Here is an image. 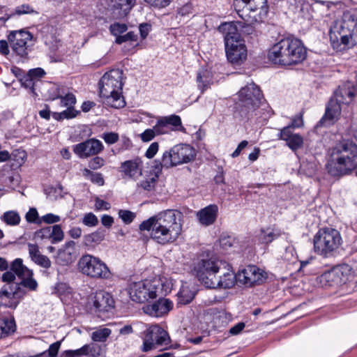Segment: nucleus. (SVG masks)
I'll use <instances>...</instances> for the list:
<instances>
[{"mask_svg": "<svg viewBox=\"0 0 357 357\" xmlns=\"http://www.w3.org/2000/svg\"><path fill=\"white\" fill-rule=\"evenodd\" d=\"M234 9L248 24L262 22L268 10L266 0H234Z\"/></svg>", "mask_w": 357, "mask_h": 357, "instance_id": "obj_12", "label": "nucleus"}, {"mask_svg": "<svg viewBox=\"0 0 357 357\" xmlns=\"http://www.w3.org/2000/svg\"><path fill=\"white\" fill-rule=\"evenodd\" d=\"M177 296L178 302L181 304L186 305L192 301L195 297V292L185 284L181 286Z\"/></svg>", "mask_w": 357, "mask_h": 357, "instance_id": "obj_33", "label": "nucleus"}, {"mask_svg": "<svg viewBox=\"0 0 357 357\" xmlns=\"http://www.w3.org/2000/svg\"><path fill=\"white\" fill-rule=\"evenodd\" d=\"M33 272L22 263V259H15L10 266V270L2 275V281L6 284L0 291V299H9L8 306L15 308L19 301L26 294L25 287L31 291L37 289L38 283L33 279Z\"/></svg>", "mask_w": 357, "mask_h": 357, "instance_id": "obj_1", "label": "nucleus"}, {"mask_svg": "<svg viewBox=\"0 0 357 357\" xmlns=\"http://www.w3.org/2000/svg\"><path fill=\"white\" fill-rule=\"evenodd\" d=\"M66 110H63L61 112H52V117L57 121H61L63 119H70L75 118L77 114L78 111L74 109V107H67Z\"/></svg>", "mask_w": 357, "mask_h": 357, "instance_id": "obj_36", "label": "nucleus"}, {"mask_svg": "<svg viewBox=\"0 0 357 357\" xmlns=\"http://www.w3.org/2000/svg\"><path fill=\"white\" fill-rule=\"evenodd\" d=\"M165 122L167 123L168 126L171 128L172 130H183V127L182 126L181 119L179 116L172 114L168 116L162 117Z\"/></svg>", "mask_w": 357, "mask_h": 357, "instance_id": "obj_39", "label": "nucleus"}, {"mask_svg": "<svg viewBox=\"0 0 357 357\" xmlns=\"http://www.w3.org/2000/svg\"><path fill=\"white\" fill-rule=\"evenodd\" d=\"M157 135L154 128L146 129L141 135L140 137L143 142H147L152 140Z\"/></svg>", "mask_w": 357, "mask_h": 357, "instance_id": "obj_58", "label": "nucleus"}, {"mask_svg": "<svg viewBox=\"0 0 357 357\" xmlns=\"http://www.w3.org/2000/svg\"><path fill=\"white\" fill-rule=\"evenodd\" d=\"M112 331L108 328H100L93 331L91 337L93 342H104L110 335Z\"/></svg>", "mask_w": 357, "mask_h": 357, "instance_id": "obj_37", "label": "nucleus"}, {"mask_svg": "<svg viewBox=\"0 0 357 357\" xmlns=\"http://www.w3.org/2000/svg\"><path fill=\"white\" fill-rule=\"evenodd\" d=\"M143 162L141 158H135L126 160L121 164L120 172L126 177L132 179H137L142 174Z\"/></svg>", "mask_w": 357, "mask_h": 357, "instance_id": "obj_22", "label": "nucleus"}, {"mask_svg": "<svg viewBox=\"0 0 357 357\" xmlns=\"http://www.w3.org/2000/svg\"><path fill=\"white\" fill-rule=\"evenodd\" d=\"M307 56V51L302 41L293 37H287L275 43L268 52V60L281 66L301 63Z\"/></svg>", "mask_w": 357, "mask_h": 357, "instance_id": "obj_4", "label": "nucleus"}, {"mask_svg": "<svg viewBox=\"0 0 357 357\" xmlns=\"http://www.w3.org/2000/svg\"><path fill=\"white\" fill-rule=\"evenodd\" d=\"M119 217L125 224L128 225L134 220L136 215L130 211L121 209L119 211Z\"/></svg>", "mask_w": 357, "mask_h": 357, "instance_id": "obj_50", "label": "nucleus"}, {"mask_svg": "<svg viewBox=\"0 0 357 357\" xmlns=\"http://www.w3.org/2000/svg\"><path fill=\"white\" fill-rule=\"evenodd\" d=\"M151 30V25L149 23H142L139 26V31L142 39H145L147 37Z\"/></svg>", "mask_w": 357, "mask_h": 357, "instance_id": "obj_61", "label": "nucleus"}, {"mask_svg": "<svg viewBox=\"0 0 357 357\" xmlns=\"http://www.w3.org/2000/svg\"><path fill=\"white\" fill-rule=\"evenodd\" d=\"M110 6L117 17L126 16L134 6L135 0H109Z\"/></svg>", "mask_w": 357, "mask_h": 357, "instance_id": "obj_26", "label": "nucleus"}, {"mask_svg": "<svg viewBox=\"0 0 357 357\" xmlns=\"http://www.w3.org/2000/svg\"><path fill=\"white\" fill-rule=\"evenodd\" d=\"M87 307L91 313L102 318L114 307V301L109 293L99 291L89 298Z\"/></svg>", "mask_w": 357, "mask_h": 357, "instance_id": "obj_16", "label": "nucleus"}, {"mask_svg": "<svg viewBox=\"0 0 357 357\" xmlns=\"http://www.w3.org/2000/svg\"><path fill=\"white\" fill-rule=\"evenodd\" d=\"M45 75V72L40 68L30 70L28 73V78L26 80L29 82L26 84V86H30L33 85V82L35 79L43 77Z\"/></svg>", "mask_w": 357, "mask_h": 357, "instance_id": "obj_42", "label": "nucleus"}, {"mask_svg": "<svg viewBox=\"0 0 357 357\" xmlns=\"http://www.w3.org/2000/svg\"><path fill=\"white\" fill-rule=\"evenodd\" d=\"M282 259L291 264H294L297 261V256L295 253V250L292 246H289L285 249V251L282 255Z\"/></svg>", "mask_w": 357, "mask_h": 357, "instance_id": "obj_47", "label": "nucleus"}, {"mask_svg": "<svg viewBox=\"0 0 357 357\" xmlns=\"http://www.w3.org/2000/svg\"><path fill=\"white\" fill-rule=\"evenodd\" d=\"M280 139L287 142V146L292 150L296 151L300 149L303 144V139L299 134L293 133L289 127H284L280 130L278 133Z\"/></svg>", "mask_w": 357, "mask_h": 357, "instance_id": "obj_24", "label": "nucleus"}, {"mask_svg": "<svg viewBox=\"0 0 357 357\" xmlns=\"http://www.w3.org/2000/svg\"><path fill=\"white\" fill-rule=\"evenodd\" d=\"M38 217V213L35 208L29 210L25 215V218L28 222H36Z\"/></svg>", "mask_w": 357, "mask_h": 357, "instance_id": "obj_63", "label": "nucleus"}, {"mask_svg": "<svg viewBox=\"0 0 357 357\" xmlns=\"http://www.w3.org/2000/svg\"><path fill=\"white\" fill-rule=\"evenodd\" d=\"M356 93H357L356 87L350 82H345L340 86L335 91L334 96L330 99L324 116L319 121V123L323 126L333 124L340 116L341 105L351 103Z\"/></svg>", "mask_w": 357, "mask_h": 357, "instance_id": "obj_9", "label": "nucleus"}, {"mask_svg": "<svg viewBox=\"0 0 357 357\" xmlns=\"http://www.w3.org/2000/svg\"><path fill=\"white\" fill-rule=\"evenodd\" d=\"M342 243V236L337 229L321 228L314 236V251L324 258H333L339 254Z\"/></svg>", "mask_w": 357, "mask_h": 357, "instance_id": "obj_10", "label": "nucleus"}, {"mask_svg": "<svg viewBox=\"0 0 357 357\" xmlns=\"http://www.w3.org/2000/svg\"><path fill=\"white\" fill-rule=\"evenodd\" d=\"M218 208L215 204H210L198 211L196 213L199 222L205 227L213 225L218 217Z\"/></svg>", "mask_w": 357, "mask_h": 357, "instance_id": "obj_23", "label": "nucleus"}, {"mask_svg": "<svg viewBox=\"0 0 357 357\" xmlns=\"http://www.w3.org/2000/svg\"><path fill=\"white\" fill-rule=\"evenodd\" d=\"M159 144L158 142H153L145 153V156L148 158H153L158 151Z\"/></svg>", "mask_w": 357, "mask_h": 357, "instance_id": "obj_60", "label": "nucleus"}, {"mask_svg": "<svg viewBox=\"0 0 357 357\" xmlns=\"http://www.w3.org/2000/svg\"><path fill=\"white\" fill-rule=\"evenodd\" d=\"M137 35L133 31H129L125 35H121V36H118L116 38L115 42L117 44H121L127 41H137Z\"/></svg>", "mask_w": 357, "mask_h": 357, "instance_id": "obj_52", "label": "nucleus"}, {"mask_svg": "<svg viewBox=\"0 0 357 357\" xmlns=\"http://www.w3.org/2000/svg\"><path fill=\"white\" fill-rule=\"evenodd\" d=\"M93 156V158L89 160V168H90L92 170H97L100 169L105 165V160L103 158L98 156V155Z\"/></svg>", "mask_w": 357, "mask_h": 357, "instance_id": "obj_45", "label": "nucleus"}, {"mask_svg": "<svg viewBox=\"0 0 357 357\" xmlns=\"http://www.w3.org/2000/svg\"><path fill=\"white\" fill-rule=\"evenodd\" d=\"M15 13L21 15L26 14H35L38 15V12L34 10V8L29 4H22L15 8Z\"/></svg>", "mask_w": 357, "mask_h": 357, "instance_id": "obj_48", "label": "nucleus"}, {"mask_svg": "<svg viewBox=\"0 0 357 357\" xmlns=\"http://www.w3.org/2000/svg\"><path fill=\"white\" fill-rule=\"evenodd\" d=\"M167 165L171 167L188 163L195 157V150L188 144H176L164 151Z\"/></svg>", "mask_w": 357, "mask_h": 357, "instance_id": "obj_15", "label": "nucleus"}, {"mask_svg": "<svg viewBox=\"0 0 357 357\" xmlns=\"http://www.w3.org/2000/svg\"><path fill=\"white\" fill-rule=\"evenodd\" d=\"M76 259V255L67 252L63 249H60L56 257V262L61 266H67L73 263Z\"/></svg>", "mask_w": 357, "mask_h": 357, "instance_id": "obj_35", "label": "nucleus"}, {"mask_svg": "<svg viewBox=\"0 0 357 357\" xmlns=\"http://www.w3.org/2000/svg\"><path fill=\"white\" fill-rule=\"evenodd\" d=\"M132 143L131 140L128 137L123 136L121 137V147L118 149L117 153L122 152L125 150H128L132 147Z\"/></svg>", "mask_w": 357, "mask_h": 357, "instance_id": "obj_64", "label": "nucleus"}, {"mask_svg": "<svg viewBox=\"0 0 357 357\" xmlns=\"http://www.w3.org/2000/svg\"><path fill=\"white\" fill-rule=\"evenodd\" d=\"M128 29L126 24L115 22L109 26V31L116 37L121 36Z\"/></svg>", "mask_w": 357, "mask_h": 357, "instance_id": "obj_44", "label": "nucleus"}, {"mask_svg": "<svg viewBox=\"0 0 357 357\" xmlns=\"http://www.w3.org/2000/svg\"><path fill=\"white\" fill-rule=\"evenodd\" d=\"M212 75L210 71L206 69H202L197 73V81L199 83V88L203 92L210 85Z\"/></svg>", "mask_w": 357, "mask_h": 357, "instance_id": "obj_32", "label": "nucleus"}, {"mask_svg": "<svg viewBox=\"0 0 357 357\" xmlns=\"http://www.w3.org/2000/svg\"><path fill=\"white\" fill-rule=\"evenodd\" d=\"M82 222L87 227H95L98 225V220L93 213H88L84 215Z\"/></svg>", "mask_w": 357, "mask_h": 357, "instance_id": "obj_51", "label": "nucleus"}, {"mask_svg": "<svg viewBox=\"0 0 357 357\" xmlns=\"http://www.w3.org/2000/svg\"><path fill=\"white\" fill-rule=\"evenodd\" d=\"M356 24L352 14L348 20L335 22L334 24L330 28L329 33L341 35L357 43V35L355 32Z\"/></svg>", "mask_w": 357, "mask_h": 357, "instance_id": "obj_19", "label": "nucleus"}, {"mask_svg": "<svg viewBox=\"0 0 357 357\" xmlns=\"http://www.w3.org/2000/svg\"><path fill=\"white\" fill-rule=\"evenodd\" d=\"M123 75V70L112 69L100 78L98 83L99 93L105 105L114 108L125 106L126 102L122 96Z\"/></svg>", "mask_w": 357, "mask_h": 357, "instance_id": "obj_6", "label": "nucleus"}, {"mask_svg": "<svg viewBox=\"0 0 357 357\" xmlns=\"http://www.w3.org/2000/svg\"><path fill=\"white\" fill-rule=\"evenodd\" d=\"M3 219L6 224L10 225H17L20 222L19 214L13 211L6 212L3 214Z\"/></svg>", "mask_w": 357, "mask_h": 357, "instance_id": "obj_41", "label": "nucleus"}, {"mask_svg": "<svg viewBox=\"0 0 357 357\" xmlns=\"http://www.w3.org/2000/svg\"><path fill=\"white\" fill-rule=\"evenodd\" d=\"M41 220L46 224H54L59 222L61 218L60 216L53 213H47L45 215H43Z\"/></svg>", "mask_w": 357, "mask_h": 357, "instance_id": "obj_59", "label": "nucleus"}, {"mask_svg": "<svg viewBox=\"0 0 357 357\" xmlns=\"http://www.w3.org/2000/svg\"><path fill=\"white\" fill-rule=\"evenodd\" d=\"M15 329L14 320L0 318V339L13 333Z\"/></svg>", "mask_w": 357, "mask_h": 357, "instance_id": "obj_34", "label": "nucleus"}, {"mask_svg": "<svg viewBox=\"0 0 357 357\" xmlns=\"http://www.w3.org/2000/svg\"><path fill=\"white\" fill-rule=\"evenodd\" d=\"M303 126V114L301 113L291 119V123L287 127H289L290 130L292 128H298Z\"/></svg>", "mask_w": 357, "mask_h": 357, "instance_id": "obj_56", "label": "nucleus"}, {"mask_svg": "<svg viewBox=\"0 0 357 357\" xmlns=\"http://www.w3.org/2000/svg\"><path fill=\"white\" fill-rule=\"evenodd\" d=\"M148 336H150V339L160 346H167L169 343L170 338L168 333L158 325L151 326L147 330L146 337Z\"/></svg>", "mask_w": 357, "mask_h": 357, "instance_id": "obj_25", "label": "nucleus"}, {"mask_svg": "<svg viewBox=\"0 0 357 357\" xmlns=\"http://www.w3.org/2000/svg\"><path fill=\"white\" fill-rule=\"evenodd\" d=\"M78 270L83 275L95 279H107L111 273L107 266L100 258L89 254L84 255L79 259Z\"/></svg>", "mask_w": 357, "mask_h": 357, "instance_id": "obj_14", "label": "nucleus"}, {"mask_svg": "<svg viewBox=\"0 0 357 357\" xmlns=\"http://www.w3.org/2000/svg\"><path fill=\"white\" fill-rule=\"evenodd\" d=\"M148 5L155 8L168 6L174 0H144Z\"/></svg>", "mask_w": 357, "mask_h": 357, "instance_id": "obj_54", "label": "nucleus"}, {"mask_svg": "<svg viewBox=\"0 0 357 357\" xmlns=\"http://www.w3.org/2000/svg\"><path fill=\"white\" fill-rule=\"evenodd\" d=\"M236 114L243 120H248L255 115L259 107L263 95L258 86L253 82L241 88L238 93Z\"/></svg>", "mask_w": 357, "mask_h": 357, "instance_id": "obj_11", "label": "nucleus"}, {"mask_svg": "<svg viewBox=\"0 0 357 357\" xmlns=\"http://www.w3.org/2000/svg\"><path fill=\"white\" fill-rule=\"evenodd\" d=\"M104 149L102 143L96 139L91 138L73 146L74 153L80 158H87L97 155Z\"/></svg>", "mask_w": 357, "mask_h": 357, "instance_id": "obj_18", "label": "nucleus"}, {"mask_svg": "<svg viewBox=\"0 0 357 357\" xmlns=\"http://www.w3.org/2000/svg\"><path fill=\"white\" fill-rule=\"evenodd\" d=\"M33 261L44 268H49L51 266V261L49 258L41 254L36 256V257L33 259Z\"/></svg>", "mask_w": 357, "mask_h": 357, "instance_id": "obj_57", "label": "nucleus"}, {"mask_svg": "<svg viewBox=\"0 0 357 357\" xmlns=\"http://www.w3.org/2000/svg\"><path fill=\"white\" fill-rule=\"evenodd\" d=\"M329 36L331 46L337 52L351 48L356 45L351 39L349 40V38H344L341 35L329 33Z\"/></svg>", "mask_w": 357, "mask_h": 357, "instance_id": "obj_27", "label": "nucleus"}, {"mask_svg": "<svg viewBox=\"0 0 357 357\" xmlns=\"http://www.w3.org/2000/svg\"><path fill=\"white\" fill-rule=\"evenodd\" d=\"M76 102L75 96L73 93H67L65 96H61L59 105L61 107H74Z\"/></svg>", "mask_w": 357, "mask_h": 357, "instance_id": "obj_46", "label": "nucleus"}, {"mask_svg": "<svg viewBox=\"0 0 357 357\" xmlns=\"http://www.w3.org/2000/svg\"><path fill=\"white\" fill-rule=\"evenodd\" d=\"M152 170L155 174L156 178L161 174L163 168L169 169L172 168L170 165H167L165 162V155L163 153L160 160H154L153 165L151 166Z\"/></svg>", "mask_w": 357, "mask_h": 357, "instance_id": "obj_38", "label": "nucleus"}, {"mask_svg": "<svg viewBox=\"0 0 357 357\" xmlns=\"http://www.w3.org/2000/svg\"><path fill=\"white\" fill-rule=\"evenodd\" d=\"M183 215L177 210H166L139 225L141 231H151L152 238L160 244L175 241L182 231Z\"/></svg>", "mask_w": 357, "mask_h": 357, "instance_id": "obj_2", "label": "nucleus"}, {"mask_svg": "<svg viewBox=\"0 0 357 357\" xmlns=\"http://www.w3.org/2000/svg\"><path fill=\"white\" fill-rule=\"evenodd\" d=\"M236 241L234 237L227 236H222L220 239V245L221 248L225 250H228L229 248L235 246Z\"/></svg>", "mask_w": 357, "mask_h": 357, "instance_id": "obj_53", "label": "nucleus"}, {"mask_svg": "<svg viewBox=\"0 0 357 357\" xmlns=\"http://www.w3.org/2000/svg\"><path fill=\"white\" fill-rule=\"evenodd\" d=\"M101 137L109 145L116 143L119 139V134L114 132H104Z\"/></svg>", "mask_w": 357, "mask_h": 357, "instance_id": "obj_55", "label": "nucleus"}, {"mask_svg": "<svg viewBox=\"0 0 357 357\" xmlns=\"http://www.w3.org/2000/svg\"><path fill=\"white\" fill-rule=\"evenodd\" d=\"M8 40L12 51L21 58L28 55L29 43L31 42L32 36L27 31H13L8 36Z\"/></svg>", "mask_w": 357, "mask_h": 357, "instance_id": "obj_17", "label": "nucleus"}, {"mask_svg": "<svg viewBox=\"0 0 357 357\" xmlns=\"http://www.w3.org/2000/svg\"><path fill=\"white\" fill-rule=\"evenodd\" d=\"M307 56V51L302 41L293 37H287L275 43L268 52V60L281 66L301 63Z\"/></svg>", "mask_w": 357, "mask_h": 357, "instance_id": "obj_3", "label": "nucleus"}, {"mask_svg": "<svg viewBox=\"0 0 357 357\" xmlns=\"http://www.w3.org/2000/svg\"><path fill=\"white\" fill-rule=\"evenodd\" d=\"M89 353H91V357H98L102 355V349L100 346L95 343H91Z\"/></svg>", "mask_w": 357, "mask_h": 357, "instance_id": "obj_62", "label": "nucleus"}, {"mask_svg": "<svg viewBox=\"0 0 357 357\" xmlns=\"http://www.w3.org/2000/svg\"><path fill=\"white\" fill-rule=\"evenodd\" d=\"M326 167L333 176L350 174L357 167V145L349 141L336 145L331 150Z\"/></svg>", "mask_w": 357, "mask_h": 357, "instance_id": "obj_5", "label": "nucleus"}, {"mask_svg": "<svg viewBox=\"0 0 357 357\" xmlns=\"http://www.w3.org/2000/svg\"><path fill=\"white\" fill-rule=\"evenodd\" d=\"M345 266H339L333 268L331 271L324 273L322 278L326 280H331L337 284H340L346 282V277L343 275L344 270L346 269Z\"/></svg>", "mask_w": 357, "mask_h": 357, "instance_id": "obj_30", "label": "nucleus"}, {"mask_svg": "<svg viewBox=\"0 0 357 357\" xmlns=\"http://www.w3.org/2000/svg\"><path fill=\"white\" fill-rule=\"evenodd\" d=\"M221 261L208 255H202L194 264L193 271L198 280L206 287L213 286L215 274L219 272Z\"/></svg>", "mask_w": 357, "mask_h": 357, "instance_id": "obj_13", "label": "nucleus"}, {"mask_svg": "<svg viewBox=\"0 0 357 357\" xmlns=\"http://www.w3.org/2000/svg\"><path fill=\"white\" fill-rule=\"evenodd\" d=\"M213 282L216 283L213 286H208L207 288L215 289L217 287L223 289H229L235 284V276L232 272H227L220 276L219 278L215 277L213 280Z\"/></svg>", "mask_w": 357, "mask_h": 357, "instance_id": "obj_28", "label": "nucleus"}, {"mask_svg": "<svg viewBox=\"0 0 357 357\" xmlns=\"http://www.w3.org/2000/svg\"><path fill=\"white\" fill-rule=\"evenodd\" d=\"M34 238L37 240L49 239L51 241V226L45 227L36 231Z\"/></svg>", "mask_w": 357, "mask_h": 357, "instance_id": "obj_49", "label": "nucleus"}, {"mask_svg": "<svg viewBox=\"0 0 357 357\" xmlns=\"http://www.w3.org/2000/svg\"><path fill=\"white\" fill-rule=\"evenodd\" d=\"M170 291V283L167 282L166 278H154L132 282L128 289L130 299L139 303H145L158 296H166Z\"/></svg>", "mask_w": 357, "mask_h": 357, "instance_id": "obj_7", "label": "nucleus"}, {"mask_svg": "<svg viewBox=\"0 0 357 357\" xmlns=\"http://www.w3.org/2000/svg\"><path fill=\"white\" fill-rule=\"evenodd\" d=\"M282 234L280 230L275 228H267L261 230L259 241L261 243L268 244Z\"/></svg>", "mask_w": 357, "mask_h": 357, "instance_id": "obj_31", "label": "nucleus"}, {"mask_svg": "<svg viewBox=\"0 0 357 357\" xmlns=\"http://www.w3.org/2000/svg\"><path fill=\"white\" fill-rule=\"evenodd\" d=\"M153 128L157 135L166 134L172 130V128L168 126L162 117L158 120L156 124L153 126Z\"/></svg>", "mask_w": 357, "mask_h": 357, "instance_id": "obj_43", "label": "nucleus"}, {"mask_svg": "<svg viewBox=\"0 0 357 357\" xmlns=\"http://www.w3.org/2000/svg\"><path fill=\"white\" fill-rule=\"evenodd\" d=\"M218 31L224 37L228 61L233 64H240L245 60L246 47L235 23L233 22L222 23L218 26Z\"/></svg>", "mask_w": 357, "mask_h": 357, "instance_id": "obj_8", "label": "nucleus"}, {"mask_svg": "<svg viewBox=\"0 0 357 357\" xmlns=\"http://www.w3.org/2000/svg\"><path fill=\"white\" fill-rule=\"evenodd\" d=\"M63 237L64 234L60 225H54L51 226V243L52 244L61 242L63 239Z\"/></svg>", "mask_w": 357, "mask_h": 357, "instance_id": "obj_40", "label": "nucleus"}, {"mask_svg": "<svg viewBox=\"0 0 357 357\" xmlns=\"http://www.w3.org/2000/svg\"><path fill=\"white\" fill-rule=\"evenodd\" d=\"M104 238V231L98 229L94 232L84 235L83 237V243L89 248H94L97 245L100 243Z\"/></svg>", "mask_w": 357, "mask_h": 357, "instance_id": "obj_29", "label": "nucleus"}, {"mask_svg": "<svg viewBox=\"0 0 357 357\" xmlns=\"http://www.w3.org/2000/svg\"><path fill=\"white\" fill-rule=\"evenodd\" d=\"M239 282L247 287L260 284L265 279L263 272L256 266H248L238 274Z\"/></svg>", "mask_w": 357, "mask_h": 357, "instance_id": "obj_20", "label": "nucleus"}, {"mask_svg": "<svg viewBox=\"0 0 357 357\" xmlns=\"http://www.w3.org/2000/svg\"><path fill=\"white\" fill-rule=\"evenodd\" d=\"M173 307V303L167 298H160L151 305L143 307L144 312L152 317H159L167 314Z\"/></svg>", "mask_w": 357, "mask_h": 357, "instance_id": "obj_21", "label": "nucleus"}]
</instances>
